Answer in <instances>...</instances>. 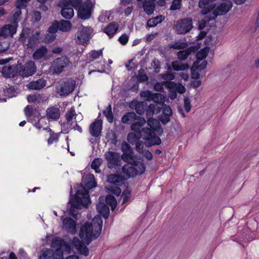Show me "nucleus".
<instances>
[{"label": "nucleus", "instance_id": "6", "mask_svg": "<svg viewBox=\"0 0 259 259\" xmlns=\"http://www.w3.org/2000/svg\"><path fill=\"white\" fill-rule=\"evenodd\" d=\"M74 248H75L81 254L85 256L89 255V250L88 248L76 237H74L69 242L65 241L62 250L68 253H70L73 251Z\"/></svg>", "mask_w": 259, "mask_h": 259}, {"label": "nucleus", "instance_id": "57", "mask_svg": "<svg viewBox=\"0 0 259 259\" xmlns=\"http://www.w3.org/2000/svg\"><path fill=\"white\" fill-rule=\"evenodd\" d=\"M182 0H173L170 7V10L175 11L181 8Z\"/></svg>", "mask_w": 259, "mask_h": 259}, {"label": "nucleus", "instance_id": "44", "mask_svg": "<svg viewBox=\"0 0 259 259\" xmlns=\"http://www.w3.org/2000/svg\"><path fill=\"white\" fill-rule=\"evenodd\" d=\"M103 114L106 117L108 121L110 123H112L113 121V115L112 112V108L111 105H109L106 109L103 111Z\"/></svg>", "mask_w": 259, "mask_h": 259}, {"label": "nucleus", "instance_id": "47", "mask_svg": "<svg viewBox=\"0 0 259 259\" xmlns=\"http://www.w3.org/2000/svg\"><path fill=\"white\" fill-rule=\"evenodd\" d=\"M131 191L128 188H127L123 191L121 196V199L122 200V204H124L128 201L131 198Z\"/></svg>", "mask_w": 259, "mask_h": 259}, {"label": "nucleus", "instance_id": "4", "mask_svg": "<svg viewBox=\"0 0 259 259\" xmlns=\"http://www.w3.org/2000/svg\"><path fill=\"white\" fill-rule=\"evenodd\" d=\"M39 36L40 32L34 31L27 27L23 28L19 40L27 49H33L38 44Z\"/></svg>", "mask_w": 259, "mask_h": 259}, {"label": "nucleus", "instance_id": "45", "mask_svg": "<svg viewBox=\"0 0 259 259\" xmlns=\"http://www.w3.org/2000/svg\"><path fill=\"white\" fill-rule=\"evenodd\" d=\"M151 101L159 104H163L165 102L164 96L160 93H153Z\"/></svg>", "mask_w": 259, "mask_h": 259}, {"label": "nucleus", "instance_id": "38", "mask_svg": "<svg viewBox=\"0 0 259 259\" xmlns=\"http://www.w3.org/2000/svg\"><path fill=\"white\" fill-rule=\"evenodd\" d=\"M59 30L62 32L68 31L71 28L72 25L70 21L67 20H61L58 22Z\"/></svg>", "mask_w": 259, "mask_h": 259}, {"label": "nucleus", "instance_id": "36", "mask_svg": "<svg viewBox=\"0 0 259 259\" xmlns=\"http://www.w3.org/2000/svg\"><path fill=\"white\" fill-rule=\"evenodd\" d=\"M164 19V17H162L161 15L157 16L148 20L147 23V26L148 27H155L157 24L161 23Z\"/></svg>", "mask_w": 259, "mask_h": 259}, {"label": "nucleus", "instance_id": "9", "mask_svg": "<svg viewBox=\"0 0 259 259\" xmlns=\"http://www.w3.org/2000/svg\"><path fill=\"white\" fill-rule=\"evenodd\" d=\"M70 63L69 59L66 56H63L55 59L51 63V69L54 73L59 74L64 68L67 67Z\"/></svg>", "mask_w": 259, "mask_h": 259}, {"label": "nucleus", "instance_id": "2", "mask_svg": "<svg viewBox=\"0 0 259 259\" xmlns=\"http://www.w3.org/2000/svg\"><path fill=\"white\" fill-rule=\"evenodd\" d=\"M103 222L100 215H96L92 223L87 222L81 228L79 233L80 238L87 245L96 239L101 233Z\"/></svg>", "mask_w": 259, "mask_h": 259}, {"label": "nucleus", "instance_id": "15", "mask_svg": "<svg viewBox=\"0 0 259 259\" xmlns=\"http://www.w3.org/2000/svg\"><path fill=\"white\" fill-rule=\"evenodd\" d=\"M92 29L81 26L77 32L76 42L80 45H83L89 41Z\"/></svg>", "mask_w": 259, "mask_h": 259}, {"label": "nucleus", "instance_id": "17", "mask_svg": "<svg viewBox=\"0 0 259 259\" xmlns=\"http://www.w3.org/2000/svg\"><path fill=\"white\" fill-rule=\"evenodd\" d=\"M76 81L71 79H66L62 84L59 93L61 96H67L72 92L75 87Z\"/></svg>", "mask_w": 259, "mask_h": 259}, {"label": "nucleus", "instance_id": "28", "mask_svg": "<svg viewBox=\"0 0 259 259\" xmlns=\"http://www.w3.org/2000/svg\"><path fill=\"white\" fill-rule=\"evenodd\" d=\"M1 94L4 95L6 97L8 98H11L16 96L17 93L14 87L3 89V91L0 90V101L6 102L7 101L6 98H2Z\"/></svg>", "mask_w": 259, "mask_h": 259}, {"label": "nucleus", "instance_id": "27", "mask_svg": "<svg viewBox=\"0 0 259 259\" xmlns=\"http://www.w3.org/2000/svg\"><path fill=\"white\" fill-rule=\"evenodd\" d=\"M119 28V25L117 22H112L110 23L103 30L110 38L112 37L117 32Z\"/></svg>", "mask_w": 259, "mask_h": 259}, {"label": "nucleus", "instance_id": "20", "mask_svg": "<svg viewBox=\"0 0 259 259\" xmlns=\"http://www.w3.org/2000/svg\"><path fill=\"white\" fill-rule=\"evenodd\" d=\"M104 197L100 196L99 198V202L97 204V210L100 214L102 215L105 219H107L109 215L110 210L109 206L105 204Z\"/></svg>", "mask_w": 259, "mask_h": 259}, {"label": "nucleus", "instance_id": "16", "mask_svg": "<svg viewBox=\"0 0 259 259\" xmlns=\"http://www.w3.org/2000/svg\"><path fill=\"white\" fill-rule=\"evenodd\" d=\"M57 5L61 8V14L63 17L66 19H70L73 17V9L68 5L66 0L59 1Z\"/></svg>", "mask_w": 259, "mask_h": 259}, {"label": "nucleus", "instance_id": "13", "mask_svg": "<svg viewBox=\"0 0 259 259\" xmlns=\"http://www.w3.org/2000/svg\"><path fill=\"white\" fill-rule=\"evenodd\" d=\"M93 10V6L91 3L84 2L76 9L78 17L83 20L91 18Z\"/></svg>", "mask_w": 259, "mask_h": 259}, {"label": "nucleus", "instance_id": "10", "mask_svg": "<svg viewBox=\"0 0 259 259\" xmlns=\"http://www.w3.org/2000/svg\"><path fill=\"white\" fill-rule=\"evenodd\" d=\"M104 157L107 162V166L111 169L120 166L121 165V156L120 153L108 151L104 154Z\"/></svg>", "mask_w": 259, "mask_h": 259}, {"label": "nucleus", "instance_id": "11", "mask_svg": "<svg viewBox=\"0 0 259 259\" xmlns=\"http://www.w3.org/2000/svg\"><path fill=\"white\" fill-rule=\"evenodd\" d=\"M232 3L230 1L222 3L212 12L211 16L208 17V21L215 19L218 16L224 15L232 8Z\"/></svg>", "mask_w": 259, "mask_h": 259}, {"label": "nucleus", "instance_id": "19", "mask_svg": "<svg viewBox=\"0 0 259 259\" xmlns=\"http://www.w3.org/2000/svg\"><path fill=\"white\" fill-rule=\"evenodd\" d=\"M17 26L13 24H6L0 28V37H12L17 32Z\"/></svg>", "mask_w": 259, "mask_h": 259}, {"label": "nucleus", "instance_id": "51", "mask_svg": "<svg viewBox=\"0 0 259 259\" xmlns=\"http://www.w3.org/2000/svg\"><path fill=\"white\" fill-rule=\"evenodd\" d=\"M68 5L70 6L72 8H74L76 10L81 5L83 4L82 0H66Z\"/></svg>", "mask_w": 259, "mask_h": 259}, {"label": "nucleus", "instance_id": "46", "mask_svg": "<svg viewBox=\"0 0 259 259\" xmlns=\"http://www.w3.org/2000/svg\"><path fill=\"white\" fill-rule=\"evenodd\" d=\"M208 48H204L201 49L196 54V57L198 60H202L206 57L209 52Z\"/></svg>", "mask_w": 259, "mask_h": 259}, {"label": "nucleus", "instance_id": "14", "mask_svg": "<svg viewBox=\"0 0 259 259\" xmlns=\"http://www.w3.org/2000/svg\"><path fill=\"white\" fill-rule=\"evenodd\" d=\"M198 6L201 9V14L206 16L205 18L208 19L216 7V4L210 0H199Z\"/></svg>", "mask_w": 259, "mask_h": 259}, {"label": "nucleus", "instance_id": "64", "mask_svg": "<svg viewBox=\"0 0 259 259\" xmlns=\"http://www.w3.org/2000/svg\"><path fill=\"white\" fill-rule=\"evenodd\" d=\"M187 43L182 42H176L172 46V48L175 49H181L186 48Z\"/></svg>", "mask_w": 259, "mask_h": 259}, {"label": "nucleus", "instance_id": "5", "mask_svg": "<svg viewBox=\"0 0 259 259\" xmlns=\"http://www.w3.org/2000/svg\"><path fill=\"white\" fill-rule=\"evenodd\" d=\"M126 162L127 163L124 164L122 167V172L125 177V180L135 177L138 174H143L145 171V164L135 160V158H134V161L131 160Z\"/></svg>", "mask_w": 259, "mask_h": 259}, {"label": "nucleus", "instance_id": "7", "mask_svg": "<svg viewBox=\"0 0 259 259\" xmlns=\"http://www.w3.org/2000/svg\"><path fill=\"white\" fill-rule=\"evenodd\" d=\"M24 111L28 121L31 123L36 128L41 129L42 125H40V122H42L44 117L41 116L40 112L36 109H33L31 105H27Z\"/></svg>", "mask_w": 259, "mask_h": 259}, {"label": "nucleus", "instance_id": "60", "mask_svg": "<svg viewBox=\"0 0 259 259\" xmlns=\"http://www.w3.org/2000/svg\"><path fill=\"white\" fill-rule=\"evenodd\" d=\"M129 39V36L125 33L122 34L118 39L119 42L122 45H125Z\"/></svg>", "mask_w": 259, "mask_h": 259}, {"label": "nucleus", "instance_id": "35", "mask_svg": "<svg viewBox=\"0 0 259 259\" xmlns=\"http://www.w3.org/2000/svg\"><path fill=\"white\" fill-rule=\"evenodd\" d=\"M171 66L175 71H184L189 68L188 64H183L179 61H172Z\"/></svg>", "mask_w": 259, "mask_h": 259}, {"label": "nucleus", "instance_id": "43", "mask_svg": "<svg viewBox=\"0 0 259 259\" xmlns=\"http://www.w3.org/2000/svg\"><path fill=\"white\" fill-rule=\"evenodd\" d=\"M103 160L101 158H96L94 159L91 164V167L94 169L96 172L100 173L101 170L99 167L102 163Z\"/></svg>", "mask_w": 259, "mask_h": 259}, {"label": "nucleus", "instance_id": "3", "mask_svg": "<svg viewBox=\"0 0 259 259\" xmlns=\"http://www.w3.org/2000/svg\"><path fill=\"white\" fill-rule=\"evenodd\" d=\"M16 68V66H6L3 67L2 72L9 77H14L18 73L23 77H27L32 76L36 71V67L32 61H27L23 65H21L19 71H15Z\"/></svg>", "mask_w": 259, "mask_h": 259}, {"label": "nucleus", "instance_id": "59", "mask_svg": "<svg viewBox=\"0 0 259 259\" xmlns=\"http://www.w3.org/2000/svg\"><path fill=\"white\" fill-rule=\"evenodd\" d=\"M196 62H194L192 68V77L194 79H198L200 78V74L199 72L200 71H198V70H196Z\"/></svg>", "mask_w": 259, "mask_h": 259}, {"label": "nucleus", "instance_id": "30", "mask_svg": "<svg viewBox=\"0 0 259 259\" xmlns=\"http://www.w3.org/2000/svg\"><path fill=\"white\" fill-rule=\"evenodd\" d=\"M47 53L48 49L46 47L41 46L35 51L32 56L34 60H38L42 58H46Z\"/></svg>", "mask_w": 259, "mask_h": 259}, {"label": "nucleus", "instance_id": "32", "mask_svg": "<svg viewBox=\"0 0 259 259\" xmlns=\"http://www.w3.org/2000/svg\"><path fill=\"white\" fill-rule=\"evenodd\" d=\"M147 124L150 126L149 128L151 129H156L157 134L161 136L163 133V129L159 125L158 121L153 117L148 118Z\"/></svg>", "mask_w": 259, "mask_h": 259}, {"label": "nucleus", "instance_id": "23", "mask_svg": "<svg viewBox=\"0 0 259 259\" xmlns=\"http://www.w3.org/2000/svg\"><path fill=\"white\" fill-rule=\"evenodd\" d=\"M65 241L59 237H56L53 238L51 242V247L55 249V253L58 255L59 257L62 258L63 252L62 248L63 247Z\"/></svg>", "mask_w": 259, "mask_h": 259}, {"label": "nucleus", "instance_id": "29", "mask_svg": "<svg viewBox=\"0 0 259 259\" xmlns=\"http://www.w3.org/2000/svg\"><path fill=\"white\" fill-rule=\"evenodd\" d=\"M129 107L133 110H135L137 113L142 115L145 112V105L143 102L133 101L131 102Z\"/></svg>", "mask_w": 259, "mask_h": 259}, {"label": "nucleus", "instance_id": "22", "mask_svg": "<svg viewBox=\"0 0 259 259\" xmlns=\"http://www.w3.org/2000/svg\"><path fill=\"white\" fill-rule=\"evenodd\" d=\"M63 228L67 232L74 234L76 232V222L70 218H65L63 220Z\"/></svg>", "mask_w": 259, "mask_h": 259}, {"label": "nucleus", "instance_id": "61", "mask_svg": "<svg viewBox=\"0 0 259 259\" xmlns=\"http://www.w3.org/2000/svg\"><path fill=\"white\" fill-rule=\"evenodd\" d=\"M144 143L142 141H139L136 143V150L140 154L144 152Z\"/></svg>", "mask_w": 259, "mask_h": 259}, {"label": "nucleus", "instance_id": "31", "mask_svg": "<svg viewBox=\"0 0 259 259\" xmlns=\"http://www.w3.org/2000/svg\"><path fill=\"white\" fill-rule=\"evenodd\" d=\"M125 179H122L120 176L117 174H111L107 177V182L117 186H121Z\"/></svg>", "mask_w": 259, "mask_h": 259}, {"label": "nucleus", "instance_id": "42", "mask_svg": "<svg viewBox=\"0 0 259 259\" xmlns=\"http://www.w3.org/2000/svg\"><path fill=\"white\" fill-rule=\"evenodd\" d=\"M191 52L192 50L190 48L185 50L180 51L177 53L178 58L181 61L185 60L191 54Z\"/></svg>", "mask_w": 259, "mask_h": 259}, {"label": "nucleus", "instance_id": "58", "mask_svg": "<svg viewBox=\"0 0 259 259\" xmlns=\"http://www.w3.org/2000/svg\"><path fill=\"white\" fill-rule=\"evenodd\" d=\"M162 114L171 116L172 114L171 109L169 105L166 104H162Z\"/></svg>", "mask_w": 259, "mask_h": 259}, {"label": "nucleus", "instance_id": "18", "mask_svg": "<svg viewBox=\"0 0 259 259\" xmlns=\"http://www.w3.org/2000/svg\"><path fill=\"white\" fill-rule=\"evenodd\" d=\"M121 149L123 152L121 156L122 159L124 162L134 161L135 156L134 152L131 146L125 141H123L121 145Z\"/></svg>", "mask_w": 259, "mask_h": 259}, {"label": "nucleus", "instance_id": "25", "mask_svg": "<svg viewBox=\"0 0 259 259\" xmlns=\"http://www.w3.org/2000/svg\"><path fill=\"white\" fill-rule=\"evenodd\" d=\"M146 121L145 119L141 116H137L136 120L134 121L131 125V130L137 133L141 132V128L144 125Z\"/></svg>", "mask_w": 259, "mask_h": 259}, {"label": "nucleus", "instance_id": "12", "mask_svg": "<svg viewBox=\"0 0 259 259\" xmlns=\"http://www.w3.org/2000/svg\"><path fill=\"white\" fill-rule=\"evenodd\" d=\"M193 28L192 20L191 18L179 20L176 25V31L179 34H184L189 32Z\"/></svg>", "mask_w": 259, "mask_h": 259}, {"label": "nucleus", "instance_id": "50", "mask_svg": "<svg viewBox=\"0 0 259 259\" xmlns=\"http://www.w3.org/2000/svg\"><path fill=\"white\" fill-rule=\"evenodd\" d=\"M153 93L149 90L143 91L140 92V96L147 101H151Z\"/></svg>", "mask_w": 259, "mask_h": 259}, {"label": "nucleus", "instance_id": "56", "mask_svg": "<svg viewBox=\"0 0 259 259\" xmlns=\"http://www.w3.org/2000/svg\"><path fill=\"white\" fill-rule=\"evenodd\" d=\"M138 80L141 82L146 81L148 79V77L145 73L144 70L142 69H140L138 71Z\"/></svg>", "mask_w": 259, "mask_h": 259}, {"label": "nucleus", "instance_id": "52", "mask_svg": "<svg viewBox=\"0 0 259 259\" xmlns=\"http://www.w3.org/2000/svg\"><path fill=\"white\" fill-rule=\"evenodd\" d=\"M111 13L110 12L105 11L102 13L98 17V20L100 22L104 23L109 20Z\"/></svg>", "mask_w": 259, "mask_h": 259}, {"label": "nucleus", "instance_id": "33", "mask_svg": "<svg viewBox=\"0 0 259 259\" xmlns=\"http://www.w3.org/2000/svg\"><path fill=\"white\" fill-rule=\"evenodd\" d=\"M137 115L133 112H126L121 118V122L124 124H130L133 123L136 120Z\"/></svg>", "mask_w": 259, "mask_h": 259}, {"label": "nucleus", "instance_id": "8", "mask_svg": "<svg viewBox=\"0 0 259 259\" xmlns=\"http://www.w3.org/2000/svg\"><path fill=\"white\" fill-rule=\"evenodd\" d=\"M156 129H151L149 127L143 128L140 133L142 138L147 142V146L159 145L161 141L159 136L156 135Z\"/></svg>", "mask_w": 259, "mask_h": 259}, {"label": "nucleus", "instance_id": "39", "mask_svg": "<svg viewBox=\"0 0 259 259\" xmlns=\"http://www.w3.org/2000/svg\"><path fill=\"white\" fill-rule=\"evenodd\" d=\"M27 100L28 103H33L38 104L42 100V96L39 94H34L29 95L27 96Z\"/></svg>", "mask_w": 259, "mask_h": 259}, {"label": "nucleus", "instance_id": "24", "mask_svg": "<svg viewBox=\"0 0 259 259\" xmlns=\"http://www.w3.org/2000/svg\"><path fill=\"white\" fill-rule=\"evenodd\" d=\"M46 116L49 119L57 120L60 116V109L56 106L49 107L46 110Z\"/></svg>", "mask_w": 259, "mask_h": 259}, {"label": "nucleus", "instance_id": "26", "mask_svg": "<svg viewBox=\"0 0 259 259\" xmlns=\"http://www.w3.org/2000/svg\"><path fill=\"white\" fill-rule=\"evenodd\" d=\"M46 81L40 78L35 81H32L26 85L27 89L31 90H39L46 86Z\"/></svg>", "mask_w": 259, "mask_h": 259}, {"label": "nucleus", "instance_id": "53", "mask_svg": "<svg viewBox=\"0 0 259 259\" xmlns=\"http://www.w3.org/2000/svg\"><path fill=\"white\" fill-rule=\"evenodd\" d=\"M21 14V9H18V10L13 15V25L18 26V23L20 20V16Z\"/></svg>", "mask_w": 259, "mask_h": 259}, {"label": "nucleus", "instance_id": "63", "mask_svg": "<svg viewBox=\"0 0 259 259\" xmlns=\"http://www.w3.org/2000/svg\"><path fill=\"white\" fill-rule=\"evenodd\" d=\"M184 108L186 112H189L191 108L190 100L188 97L184 98Z\"/></svg>", "mask_w": 259, "mask_h": 259}, {"label": "nucleus", "instance_id": "41", "mask_svg": "<svg viewBox=\"0 0 259 259\" xmlns=\"http://www.w3.org/2000/svg\"><path fill=\"white\" fill-rule=\"evenodd\" d=\"M77 114L73 107L68 110L65 114V118L68 123H70L73 119H76Z\"/></svg>", "mask_w": 259, "mask_h": 259}, {"label": "nucleus", "instance_id": "1", "mask_svg": "<svg viewBox=\"0 0 259 259\" xmlns=\"http://www.w3.org/2000/svg\"><path fill=\"white\" fill-rule=\"evenodd\" d=\"M84 182V186L82 184L77 185L76 192L74 196L72 195V188L70 190V198L68 203L71 204L69 209V213L75 218L77 213L75 209H81L82 207L87 208L91 203L90 195L88 190L94 188L97 186L95 177L93 174L87 175Z\"/></svg>", "mask_w": 259, "mask_h": 259}, {"label": "nucleus", "instance_id": "34", "mask_svg": "<svg viewBox=\"0 0 259 259\" xmlns=\"http://www.w3.org/2000/svg\"><path fill=\"white\" fill-rule=\"evenodd\" d=\"M143 7L147 14L149 15H151L153 13L155 10V3L152 1L145 0L143 2Z\"/></svg>", "mask_w": 259, "mask_h": 259}, {"label": "nucleus", "instance_id": "55", "mask_svg": "<svg viewBox=\"0 0 259 259\" xmlns=\"http://www.w3.org/2000/svg\"><path fill=\"white\" fill-rule=\"evenodd\" d=\"M58 26V22L55 21L48 28V32L51 34H56L58 30H59Z\"/></svg>", "mask_w": 259, "mask_h": 259}, {"label": "nucleus", "instance_id": "21", "mask_svg": "<svg viewBox=\"0 0 259 259\" xmlns=\"http://www.w3.org/2000/svg\"><path fill=\"white\" fill-rule=\"evenodd\" d=\"M102 130V120H96L92 122L89 127V132L92 136L97 138L99 137Z\"/></svg>", "mask_w": 259, "mask_h": 259}, {"label": "nucleus", "instance_id": "54", "mask_svg": "<svg viewBox=\"0 0 259 259\" xmlns=\"http://www.w3.org/2000/svg\"><path fill=\"white\" fill-rule=\"evenodd\" d=\"M39 259H54L52 251L50 249H47L40 256Z\"/></svg>", "mask_w": 259, "mask_h": 259}, {"label": "nucleus", "instance_id": "37", "mask_svg": "<svg viewBox=\"0 0 259 259\" xmlns=\"http://www.w3.org/2000/svg\"><path fill=\"white\" fill-rule=\"evenodd\" d=\"M105 204L109 207L110 206L111 210L113 211L117 206V201L115 197L111 195H108L104 198Z\"/></svg>", "mask_w": 259, "mask_h": 259}, {"label": "nucleus", "instance_id": "48", "mask_svg": "<svg viewBox=\"0 0 259 259\" xmlns=\"http://www.w3.org/2000/svg\"><path fill=\"white\" fill-rule=\"evenodd\" d=\"M59 138V134L52 133L50 134L49 138L48 139L47 143L48 145H51L54 143L58 142Z\"/></svg>", "mask_w": 259, "mask_h": 259}, {"label": "nucleus", "instance_id": "62", "mask_svg": "<svg viewBox=\"0 0 259 259\" xmlns=\"http://www.w3.org/2000/svg\"><path fill=\"white\" fill-rule=\"evenodd\" d=\"M30 0H17L16 2V7L17 9H21L26 7V3Z\"/></svg>", "mask_w": 259, "mask_h": 259}, {"label": "nucleus", "instance_id": "40", "mask_svg": "<svg viewBox=\"0 0 259 259\" xmlns=\"http://www.w3.org/2000/svg\"><path fill=\"white\" fill-rule=\"evenodd\" d=\"M102 49L99 50H93L89 52L88 54V58L90 61L98 59L100 56H102Z\"/></svg>", "mask_w": 259, "mask_h": 259}, {"label": "nucleus", "instance_id": "49", "mask_svg": "<svg viewBox=\"0 0 259 259\" xmlns=\"http://www.w3.org/2000/svg\"><path fill=\"white\" fill-rule=\"evenodd\" d=\"M155 106L153 104H150L146 110V114L147 118L153 117L155 110Z\"/></svg>", "mask_w": 259, "mask_h": 259}]
</instances>
